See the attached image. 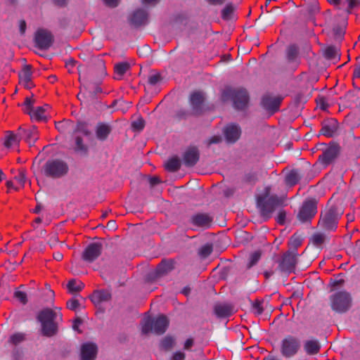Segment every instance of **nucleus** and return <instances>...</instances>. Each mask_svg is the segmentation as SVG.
<instances>
[{
	"label": "nucleus",
	"mask_w": 360,
	"mask_h": 360,
	"mask_svg": "<svg viewBox=\"0 0 360 360\" xmlns=\"http://www.w3.org/2000/svg\"><path fill=\"white\" fill-rule=\"evenodd\" d=\"M57 314L51 308H45L41 310L37 315V320L41 323V335L51 338L57 335L58 325L56 321Z\"/></svg>",
	"instance_id": "1"
},
{
	"label": "nucleus",
	"mask_w": 360,
	"mask_h": 360,
	"mask_svg": "<svg viewBox=\"0 0 360 360\" xmlns=\"http://www.w3.org/2000/svg\"><path fill=\"white\" fill-rule=\"evenodd\" d=\"M169 324V321L166 315L160 314L155 320L150 316H146L141 323L142 333L145 335L153 330L155 334L162 335L165 333Z\"/></svg>",
	"instance_id": "2"
},
{
	"label": "nucleus",
	"mask_w": 360,
	"mask_h": 360,
	"mask_svg": "<svg viewBox=\"0 0 360 360\" xmlns=\"http://www.w3.org/2000/svg\"><path fill=\"white\" fill-rule=\"evenodd\" d=\"M283 201L276 195L269 196L265 199V196L257 197V205L259 208L260 215L264 221L269 220L276 208L282 204Z\"/></svg>",
	"instance_id": "3"
},
{
	"label": "nucleus",
	"mask_w": 360,
	"mask_h": 360,
	"mask_svg": "<svg viewBox=\"0 0 360 360\" xmlns=\"http://www.w3.org/2000/svg\"><path fill=\"white\" fill-rule=\"evenodd\" d=\"M284 97L282 95H274L270 93L264 94L260 100V106L271 117L280 110Z\"/></svg>",
	"instance_id": "4"
},
{
	"label": "nucleus",
	"mask_w": 360,
	"mask_h": 360,
	"mask_svg": "<svg viewBox=\"0 0 360 360\" xmlns=\"http://www.w3.org/2000/svg\"><path fill=\"white\" fill-rule=\"evenodd\" d=\"M44 174L46 176L58 179L65 176L68 172V165L60 160H48L44 166Z\"/></svg>",
	"instance_id": "5"
},
{
	"label": "nucleus",
	"mask_w": 360,
	"mask_h": 360,
	"mask_svg": "<svg viewBox=\"0 0 360 360\" xmlns=\"http://www.w3.org/2000/svg\"><path fill=\"white\" fill-rule=\"evenodd\" d=\"M221 98L224 101L230 99L233 102V107L238 110H245L250 101L248 91H223Z\"/></svg>",
	"instance_id": "6"
},
{
	"label": "nucleus",
	"mask_w": 360,
	"mask_h": 360,
	"mask_svg": "<svg viewBox=\"0 0 360 360\" xmlns=\"http://www.w3.org/2000/svg\"><path fill=\"white\" fill-rule=\"evenodd\" d=\"M332 309L339 313L346 312L351 307L352 298L346 291H340L330 296Z\"/></svg>",
	"instance_id": "7"
},
{
	"label": "nucleus",
	"mask_w": 360,
	"mask_h": 360,
	"mask_svg": "<svg viewBox=\"0 0 360 360\" xmlns=\"http://www.w3.org/2000/svg\"><path fill=\"white\" fill-rule=\"evenodd\" d=\"M317 213V200L310 198L305 200L297 214L298 219L302 222H311Z\"/></svg>",
	"instance_id": "8"
},
{
	"label": "nucleus",
	"mask_w": 360,
	"mask_h": 360,
	"mask_svg": "<svg viewBox=\"0 0 360 360\" xmlns=\"http://www.w3.org/2000/svg\"><path fill=\"white\" fill-rule=\"evenodd\" d=\"M340 214L335 206H332L323 215H321L319 224L326 231H335L338 224Z\"/></svg>",
	"instance_id": "9"
},
{
	"label": "nucleus",
	"mask_w": 360,
	"mask_h": 360,
	"mask_svg": "<svg viewBox=\"0 0 360 360\" xmlns=\"http://www.w3.org/2000/svg\"><path fill=\"white\" fill-rule=\"evenodd\" d=\"M300 347V341L297 338L288 335L281 342V353L284 357L290 358L298 352Z\"/></svg>",
	"instance_id": "10"
},
{
	"label": "nucleus",
	"mask_w": 360,
	"mask_h": 360,
	"mask_svg": "<svg viewBox=\"0 0 360 360\" xmlns=\"http://www.w3.org/2000/svg\"><path fill=\"white\" fill-rule=\"evenodd\" d=\"M35 46L41 50H48L53 45L54 37L52 33L45 29H39L34 34Z\"/></svg>",
	"instance_id": "11"
},
{
	"label": "nucleus",
	"mask_w": 360,
	"mask_h": 360,
	"mask_svg": "<svg viewBox=\"0 0 360 360\" xmlns=\"http://www.w3.org/2000/svg\"><path fill=\"white\" fill-rule=\"evenodd\" d=\"M279 269L288 274L295 271L297 264V254L290 250L284 252L278 261Z\"/></svg>",
	"instance_id": "12"
},
{
	"label": "nucleus",
	"mask_w": 360,
	"mask_h": 360,
	"mask_svg": "<svg viewBox=\"0 0 360 360\" xmlns=\"http://www.w3.org/2000/svg\"><path fill=\"white\" fill-rule=\"evenodd\" d=\"M175 261L173 259H163L157 265L155 271L150 273L148 276L152 281H155L169 274L174 269Z\"/></svg>",
	"instance_id": "13"
},
{
	"label": "nucleus",
	"mask_w": 360,
	"mask_h": 360,
	"mask_svg": "<svg viewBox=\"0 0 360 360\" xmlns=\"http://www.w3.org/2000/svg\"><path fill=\"white\" fill-rule=\"evenodd\" d=\"M205 95L202 91H194L190 96V102L192 106V115L198 117L202 115L206 109L205 108Z\"/></svg>",
	"instance_id": "14"
},
{
	"label": "nucleus",
	"mask_w": 360,
	"mask_h": 360,
	"mask_svg": "<svg viewBox=\"0 0 360 360\" xmlns=\"http://www.w3.org/2000/svg\"><path fill=\"white\" fill-rule=\"evenodd\" d=\"M319 76L315 73H302L300 75V87L305 90H326L327 86H315L319 81Z\"/></svg>",
	"instance_id": "15"
},
{
	"label": "nucleus",
	"mask_w": 360,
	"mask_h": 360,
	"mask_svg": "<svg viewBox=\"0 0 360 360\" xmlns=\"http://www.w3.org/2000/svg\"><path fill=\"white\" fill-rule=\"evenodd\" d=\"M102 250V243H91L84 249L82 255V258L84 261L91 263L101 256Z\"/></svg>",
	"instance_id": "16"
},
{
	"label": "nucleus",
	"mask_w": 360,
	"mask_h": 360,
	"mask_svg": "<svg viewBox=\"0 0 360 360\" xmlns=\"http://www.w3.org/2000/svg\"><path fill=\"white\" fill-rule=\"evenodd\" d=\"M35 103V100L33 98V94L31 96L25 98L23 103L24 112L30 115L31 118L34 117L37 120H43L45 119L44 109L42 107H38L36 111H33V105Z\"/></svg>",
	"instance_id": "17"
},
{
	"label": "nucleus",
	"mask_w": 360,
	"mask_h": 360,
	"mask_svg": "<svg viewBox=\"0 0 360 360\" xmlns=\"http://www.w3.org/2000/svg\"><path fill=\"white\" fill-rule=\"evenodd\" d=\"M340 147L337 143H331L329 146L319 155V160L325 165L331 164L339 155Z\"/></svg>",
	"instance_id": "18"
},
{
	"label": "nucleus",
	"mask_w": 360,
	"mask_h": 360,
	"mask_svg": "<svg viewBox=\"0 0 360 360\" xmlns=\"http://www.w3.org/2000/svg\"><path fill=\"white\" fill-rule=\"evenodd\" d=\"M213 220V217L210 214L199 212L193 214L190 221L195 227L207 229L211 227Z\"/></svg>",
	"instance_id": "19"
},
{
	"label": "nucleus",
	"mask_w": 360,
	"mask_h": 360,
	"mask_svg": "<svg viewBox=\"0 0 360 360\" xmlns=\"http://www.w3.org/2000/svg\"><path fill=\"white\" fill-rule=\"evenodd\" d=\"M200 159V152L196 146L188 147L183 155L184 164L187 167H192L196 165Z\"/></svg>",
	"instance_id": "20"
},
{
	"label": "nucleus",
	"mask_w": 360,
	"mask_h": 360,
	"mask_svg": "<svg viewBox=\"0 0 360 360\" xmlns=\"http://www.w3.org/2000/svg\"><path fill=\"white\" fill-rule=\"evenodd\" d=\"M223 132L226 142L230 143L236 142L241 134L240 128L234 124H229L225 127Z\"/></svg>",
	"instance_id": "21"
},
{
	"label": "nucleus",
	"mask_w": 360,
	"mask_h": 360,
	"mask_svg": "<svg viewBox=\"0 0 360 360\" xmlns=\"http://www.w3.org/2000/svg\"><path fill=\"white\" fill-rule=\"evenodd\" d=\"M32 72L30 65H26L19 73V84L22 88L31 89L35 87V84L31 79Z\"/></svg>",
	"instance_id": "22"
},
{
	"label": "nucleus",
	"mask_w": 360,
	"mask_h": 360,
	"mask_svg": "<svg viewBox=\"0 0 360 360\" xmlns=\"http://www.w3.org/2000/svg\"><path fill=\"white\" fill-rule=\"evenodd\" d=\"M98 353L97 345L92 342L84 343L81 347V360H95Z\"/></svg>",
	"instance_id": "23"
},
{
	"label": "nucleus",
	"mask_w": 360,
	"mask_h": 360,
	"mask_svg": "<svg viewBox=\"0 0 360 360\" xmlns=\"http://www.w3.org/2000/svg\"><path fill=\"white\" fill-rule=\"evenodd\" d=\"M322 55L325 59L337 63L340 59V51L334 45L324 46L321 49Z\"/></svg>",
	"instance_id": "24"
},
{
	"label": "nucleus",
	"mask_w": 360,
	"mask_h": 360,
	"mask_svg": "<svg viewBox=\"0 0 360 360\" xmlns=\"http://www.w3.org/2000/svg\"><path fill=\"white\" fill-rule=\"evenodd\" d=\"M91 302L98 307L103 302H108L112 299L110 290L107 289L96 290L90 296Z\"/></svg>",
	"instance_id": "25"
},
{
	"label": "nucleus",
	"mask_w": 360,
	"mask_h": 360,
	"mask_svg": "<svg viewBox=\"0 0 360 360\" xmlns=\"http://www.w3.org/2000/svg\"><path fill=\"white\" fill-rule=\"evenodd\" d=\"M148 13L144 9H137L131 15L130 22L135 27L146 25L148 22Z\"/></svg>",
	"instance_id": "26"
},
{
	"label": "nucleus",
	"mask_w": 360,
	"mask_h": 360,
	"mask_svg": "<svg viewBox=\"0 0 360 360\" xmlns=\"http://www.w3.org/2000/svg\"><path fill=\"white\" fill-rule=\"evenodd\" d=\"M338 128V122L334 118L324 120L322 123L321 133L327 137H332Z\"/></svg>",
	"instance_id": "27"
},
{
	"label": "nucleus",
	"mask_w": 360,
	"mask_h": 360,
	"mask_svg": "<svg viewBox=\"0 0 360 360\" xmlns=\"http://www.w3.org/2000/svg\"><path fill=\"white\" fill-rule=\"evenodd\" d=\"M214 311L217 317L227 318L233 315L234 307L231 304H217Z\"/></svg>",
	"instance_id": "28"
},
{
	"label": "nucleus",
	"mask_w": 360,
	"mask_h": 360,
	"mask_svg": "<svg viewBox=\"0 0 360 360\" xmlns=\"http://www.w3.org/2000/svg\"><path fill=\"white\" fill-rule=\"evenodd\" d=\"M286 58L289 63H299V48L296 44H290L286 49Z\"/></svg>",
	"instance_id": "29"
},
{
	"label": "nucleus",
	"mask_w": 360,
	"mask_h": 360,
	"mask_svg": "<svg viewBox=\"0 0 360 360\" xmlns=\"http://www.w3.org/2000/svg\"><path fill=\"white\" fill-rule=\"evenodd\" d=\"M131 65L128 62H121L114 66V78L121 79L123 75L129 71Z\"/></svg>",
	"instance_id": "30"
},
{
	"label": "nucleus",
	"mask_w": 360,
	"mask_h": 360,
	"mask_svg": "<svg viewBox=\"0 0 360 360\" xmlns=\"http://www.w3.org/2000/svg\"><path fill=\"white\" fill-rule=\"evenodd\" d=\"M301 179V176L297 169H291L285 177V183L286 186L292 187L295 186Z\"/></svg>",
	"instance_id": "31"
},
{
	"label": "nucleus",
	"mask_w": 360,
	"mask_h": 360,
	"mask_svg": "<svg viewBox=\"0 0 360 360\" xmlns=\"http://www.w3.org/2000/svg\"><path fill=\"white\" fill-rule=\"evenodd\" d=\"M105 75V70L103 68L100 70V76L98 77L94 78V76L92 75L89 79V88L96 91L102 90V79Z\"/></svg>",
	"instance_id": "32"
},
{
	"label": "nucleus",
	"mask_w": 360,
	"mask_h": 360,
	"mask_svg": "<svg viewBox=\"0 0 360 360\" xmlns=\"http://www.w3.org/2000/svg\"><path fill=\"white\" fill-rule=\"evenodd\" d=\"M306 352L309 355H314L319 352L321 345L317 340H307L304 345Z\"/></svg>",
	"instance_id": "33"
},
{
	"label": "nucleus",
	"mask_w": 360,
	"mask_h": 360,
	"mask_svg": "<svg viewBox=\"0 0 360 360\" xmlns=\"http://www.w3.org/2000/svg\"><path fill=\"white\" fill-rule=\"evenodd\" d=\"M181 160L177 156H174L169 159L165 165V168L169 172H176L181 167Z\"/></svg>",
	"instance_id": "34"
},
{
	"label": "nucleus",
	"mask_w": 360,
	"mask_h": 360,
	"mask_svg": "<svg viewBox=\"0 0 360 360\" xmlns=\"http://www.w3.org/2000/svg\"><path fill=\"white\" fill-rule=\"evenodd\" d=\"M112 131L111 127L106 124H100L96 131V137L101 140H105Z\"/></svg>",
	"instance_id": "35"
},
{
	"label": "nucleus",
	"mask_w": 360,
	"mask_h": 360,
	"mask_svg": "<svg viewBox=\"0 0 360 360\" xmlns=\"http://www.w3.org/2000/svg\"><path fill=\"white\" fill-rule=\"evenodd\" d=\"M39 139L38 130L35 126L26 129L25 140L29 144L34 143Z\"/></svg>",
	"instance_id": "36"
},
{
	"label": "nucleus",
	"mask_w": 360,
	"mask_h": 360,
	"mask_svg": "<svg viewBox=\"0 0 360 360\" xmlns=\"http://www.w3.org/2000/svg\"><path fill=\"white\" fill-rule=\"evenodd\" d=\"M165 81V77L161 73L155 71H152L148 75V82L152 86L160 85Z\"/></svg>",
	"instance_id": "37"
},
{
	"label": "nucleus",
	"mask_w": 360,
	"mask_h": 360,
	"mask_svg": "<svg viewBox=\"0 0 360 360\" xmlns=\"http://www.w3.org/2000/svg\"><path fill=\"white\" fill-rule=\"evenodd\" d=\"M236 10V7L232 3L227 4L221 11V18L226 20H230Z\"/></svg>",
	"instance_id": "38"
},
{
	"label": "nucleus",
	"mask_w": 360,
	"mask_h": 360,
	"mask_svg": "<svg viewBox=\"0 0 360 360\" xmlns=\"http://www.w3.org/2000/svg\"><path fill=\"white\" fill-rule=\"evenodd\" d=\"M20 142L19 139H17L15 133L13 131H7L6 139L4 142V146L6 148H10L12 145L18 143Z\"/></svg>",
	"instance_id": "39"
},
{
	"label": "nucleus",
	"mask_w": 360,
	"mask_h": 360,
	"mask_svg": "<svg viewBox=\"0 0 360 360\" xmlns=\"http://www.w3.org/2000/svg\"><path fill=\"white\" fill-rule=\"evenodd\" d=\"M212 251H213L212 244L207 243L200 248V250L198 251V254L202 258H207L212 254Z\"/></svg>",
	"instance_id": "40"
},
{
	"label": "nucleus",
	"mask_w": 360,
	"mask_h": 360,
	"mask_svg": "<svg viewBox=\"0 0 360 360\" xmlns=\"http://www.w3.org/2000/svg\"><path fill=\"white\" fill-rule=\"evenodd\" d=\"M67 287L70 292H78L82 290L84 284L80 282L77 285L75 279H71L68 281Z\"/></svg>",
	"instance_id": "41"
},
{
	"label": "nucleus",
	"mask_w": 360,
	"mask_h": 360,
	"mask_svg": "<svg viewBox=\"0 0 360 360\" xmlns=\"http://www.w3.org/2000/svg\"><path fill=\"white\" fill-rule=\"evenodd\" d=\"M75 132H81L86 136H90L91 134L88 129V124L82 121L77 122Z\"/></svg>",
	"instance_id": "42"
},
{
	"label": "nucleus",
	"mask_w": 360,
	"mask_h": 360,
	"mask_svg": "<svg viewBox=\"0 0 360 360\" xmlns=\"http://www.w3.org/2000/svg\"><path fill=\"white\" fill-rule=\"evenodd\" d=\"M261 255H262V253H261V251H259V250L252 252L250 255V261H249L248 264H247V269H250L251 267L255 266L259 260Z\"/></svg>",
	"instance_id": "43"
},
{
	"label": "nucleus",
	"mask_w": 360,
	"mask_h": 360,
	"mask_svg": "<svg viewBox=\"0 0 360 360\" xmlns=\"http://www.w3.org/2000/svg\"><path fill=\"white\" fill-rule=\"evenodd\" d=\"M174 345V340L170 337L167 336L161 341V347L166 351L171 349Z\"/></svg>",
	"instance_id": "44"
},
{
	"label": "nucleus",
	"mask_w": 360,
	"mask_h": 360,
	"mask_svg": "<svg viewBox=\"0 0 360 360\" xmlns=\"http://www.w3.org/2000/svg\"><path fill=\"white\" fill-rule=\"evenodd\" d=\"M25 340V336L23 333H17L12 335L9 338V342L13 345L16 346Z\"/></svg>",
	"instance_id": "45"
},
{
	"label": "nucleus",
	"mask_w": 360,
	"mask_h": 360,
	"mask_svg": "<svg viewBox=\"0 0 360 360\" xmlns=\"http://www.w3.org/2000/svg\"><path fill=\"white\" fill-rule=\"evenodd\" d=\"M306 4L307 6V11L310 13H315L319 10L317 0H308Z\"/></svg>",
	"instance_id": "46"
},
{
	"label": "nucleus",
	"mask_w": 360,
	"mask_h": 360,
	"mask_svg": "<svg viewBox=\"0 0 360 360\" xmlns=\"http://www.w3.org/2000/svg\"><path fill=\"white\" fill-rule=\"evenodd\" d=\"M75 150L87 153L88 148L86 145L83 143V139L81 136H76L75 138Z\"/></svg>",
	"instance_id": "47"
},
{
	"label": "nucleus",
	"mask_w": 360,
	"mask_h": 360,
	"mask_svg": "<svg viewBox=\"0 0 360 360\" xmlns=\"http://www.w3.org/2000/svg\"><path fill=\"white\" fill-rule=\"evenodd\" d=\"M13 297L22 304H26L28 302L27 294L24 292L16 290L13 294Z\"/></svg>",
	"instance_id": "48"
},
{
	"label": "nucleus",
	"mask_w": 360,
	"mask_h": 360,
	"mask_svg": "<svg viewBox=\"0 0 360 360\" xmlns=\"http://www.w3.org/2000/svg\"><path fill=\"white\" fill-rule=\"evenodd\" d=\"M302 240L295 234L292 236L289 245L294 248V252H295L297 248L302 245Z\"/></svg>",
	"instance_id": "49"
},
{
	"label": "nucleus",
	"mask_w": 360,
	"mask_h": 360,
	"mask_svg": "<svg viewBox=\"0 0 360 360\" xmlns=\"http://www.w3.org/2000/svg\"><path fill=\"white\" fill-rule=\"evenodd\" d=\"M145 126V120L140 117L137 120L132 122L131 128L134 131H141Z\"/></svg>",
	"instance_id": "50"
},
{
	"label": "nucleus",
	"mask_w": 360,
	"mask_h": 360,
	"mask_svg": "<svg viewBox=\"0 0 360 360\" xmlns=\"http://www.w3.org/2000/svg\"><path fill=\"white\" fill-rule=\"evenodd\" d=\"M326 236L323 233H316L313 236V243L316 246H321L325 242Z\"/></svg>",
	"instance_id": "51"
},
{
	"label": "nucleus",
	"mask_w": 360,
	"mask_h": 360,
	"mask_svg": "<svg viewBox=\"0 0 360 360\" xmlns=\"http://www.w3.org/2000/svg\"><path fill=\"white\" fill-rule=\"evenodd\" d=\"M192 112H189L186 110H179L175 112L174 117L179 120H186L188 116L191 115Z\"/></svg>",
	"instance_id": "52"
},
{
	"label": "nucleus",
	"mask_w": 360,
	"mask_h": 360,
	"mask_svg": "<svg viewBox=\"0 0 360 360\" xmlns=\"http://www.w3.org/2000/svg\"><path fill=\"white\" fill-rule=\"evenodd\" d=\"M257 181V176L256 173L250 172L245 175L244 181L247 184H254Z\"/></svg>",
	"instance_id": "53"
},
{
	"label": "nucleus",
	"mask_w": 360,
	"mask_h": 360,
	"mask_svg": "<svg viewBox=\"0 0 360 360\" xmlns=\"http://www.w3.org/2000/svg\"><path fill=\"white\" fill-rule=\"evenodd\" d=\"M79 305V301L76 299L70 300L66 303L67 308L72 311H76Z\"/></svg>",
	"instance_id": "54"
},
{
	"label": "nucleus",
	"mask_w": 360,
	"mask_h": 360,
	"mask_svg": "<svg viewBox=\"0 0 360 360\" xmlns=\"http://www.w3.org/2000/svg\"><path fill=\"white\" fill-rule=\"evenodd\" d=\"M262 302H262V301H261V300H256L255 301V302L253 303V304H252L253 309H254L255 310H256V312H255V313H256L257 315H260V314H262L263 313V311H264V308H263V307H262Z\"/></svg>",
	"instance_id": "55"
},
{
	"label": "nucleus",
	"mask_w": 360,
	"mask_h": 360,
	"mask_svg": "<svg viewBox=\"0 0 360 360\" xmlns=\"http://www.w3.org/2000/svg\"><path fill=\"white\" fill-rule=\"evenodd\" d=\"M305 102L303 94L301 92L297 93L294 97V105L296 107H299L301 103Z\"/></svg>",
	"instance_id": "56"
},
{
	"label": "nucleus",
	"mask_w": 360,
	"mask_h": 360,
	"mask_svg": "<svg viewBox=\"0 0 360 360\" xmlns=\"http://www.w3.org/2000/svg\"><path fill=\"white\" fill-rule=\"evenodd\" d=\"M348 4L347 11L350 13V11L359 7L360 6V0H346Z\"/></svg>",
	"instance_id": "57"
},
{
	"label": "nucleus",
	"mask_w": 360,
	"mask_h": 360,
	"mask_svg": "<svg viewBox=\"0 0 360 360\" xmlns=\"http://www.w3.org/2000/svg\"><path fill=\"white\" fill-rule=\"evenodd\" d=\"M15 180L21 184V186H24L26 178H25V172L24 170H20L18 175L15 177Z\"/></svg>",
	"instance_id": "58"
},
{
	"label": "nucleus",
	"mask_w": 360,
	"mask_h": 360,
	"mask_svg": "<svg viewBox=\"0 0 360 360\" xmlns=\"http://www.w3.org/2000/svg\"><path fill=\"white\" fill-rule=\"evenodd\" d=\"M344 283H345V280L342 278L339 279L338 281H332L330 283V287H331V290H335L342 287Z\"/></svg>",
	"instance_id": "59"
},
{
	"label": "nucleus",
	"mask_w": 360,
	"mask_h": 360,
	"mask_svg": "<svg viewBox=\"0 0 360 360\" xmlns=\"http://www.w3.org/2000/svg\"><path fill=\"white\" fill-rule=\"evenodd\" d=\"M286 212L284 210L279 212L276 221L280 225H283L285 223Z\"/></svg>",
	"instance_id": "60"
},
{
	"label": "nucleus",
	"mask_w": 360,
	"mask_h": 360,
	"mask_svg": "<svg viewBox=\"0 0 360 360\" xmlns=\"http://www.w3.org/2000/svg\"><path fill=\"white\" fill-rule=\"evenodd\" d=\"M83 323L80 317H77L73 322L72 328L78 333H82V331L79 328V326Z\"/></svg>",
	"instance_id": "61"
},
{
	"label": "nucleus",
	"mask_w": 360,
	"mask_h": 360,
	"mask_svg": "<svg viewBox=\"0 0 360 360\" xmlns=\"http://www.w3.org/2000/svg\"><path fill=\"white\" fill-rule=\"evenodd\" d=\"M150 53V48L147 45H145L141 49H138V53L139 54L140 56H143V57L146 56Z\"/></svg>",
	"instance_id": "62"
},
{
	"label": "nucleus",
	"mask_w": 360,
	"mask_h": 360,
	"mask_svg": "<svg viewBox=\"0 0 360 360\" xmlns=\"http://www.w3.org/2000/svg\"><path fill=\"white\" fill-rule=\"evenodd\" d=\"M25 133H26V129L23 128L22 127H20L18 129L17 132L15 134L17 136V139H19V140L20 141L21 139H25Z\"/></svg>",
	"instance_id": "63"
},
{
	"label": "nucleus",
	"mask_w": 360,
	"mask_h": 360,
	"mask_svg": "<svg viewBox=\"0 0 360 360\" xmlns=\"http://www.w3.org/2000/svg\"><path fill=\"white\" fill-rule=\"evenodd\" d=\"M184 359L185 354L181 352H176L172 356V360H184Z\"/></svg>",
	"instance_id": "64"
}]
</instances>
